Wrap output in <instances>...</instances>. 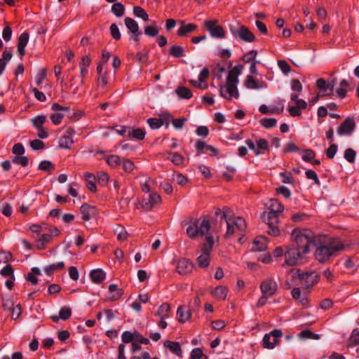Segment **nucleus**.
<instances>
[{"instance_id": "f257e3e1", "label": "nucleus", "mask_w": 359, "mask_h": 359, "mask_svg": "<svg viewBox=\"0 0 359 359\" xmlns=\"http://www.w3.org/2000/svg\"><path fill=\"white\" fill-rule=\"evenodd\" d=\"M313 231L308 229H294L291 233L292 243L285 248L283 266H294L306 261L310 253L311 242L313 241Z\"/></svg>"}, {"instance_id": "f03ea898", "label": "nucleus", "mask_w": 359, "mask_h": 359, "mask_svg": "<svg viewBox=\"0 0 359 359\" xmlns=\"http://www.w3.org/2000/svg\"><path fill=\"white\" fill-rule=\"evenodd\" d=\"M210 222L207 216L201 219L190 222L187 228V233L189 238L205 236V243L202 246V253L197 258L196 262L198 266L205 268L209 266L210 257L214 245L213 236L209 235Z\"/></svg>"}, {"instance_id": "7ed1b4c3", "label": "nucleus", "mask_w": 359, "mask_h": 359, "mask_svg": "<svg viewBox=\"0 0 359 359\" xmlns=\"http://www.w3.org/2000/svg\"><path fill=\"white\" fill-rule=\"evenodd\" d=\"M313 241L311 242L315 248L314 259L320 264H329L341 251L345 250L349 245L336 238L323 241V236L313 233Z\"/></svg>"}, {"instance_id": "20e7f679", "label": "nucleus", "mask_w": 359, "mask_h": 359, "mask_svg": "<svg viewBox=\"0 0 359 359\" xmlns=\"http://www.w3.org/2000/svg\"><path fill=\"white\" fill-rule=\"evenodd\" d=\"M222 218L225 219L227 224V231L224 235L226 238H229L236 234L241 235L246 229L245 219L241 217H231V211L227 208L223 210Z\"/></svg>"}, {"instance_id": "39448f33", "label": "nucleus", "mask_w": 359, "mask_h": 359, "mask_svg": "<svg viewBox=\"0 0 359 359\" xmlns=\"http://www.w3.org/2000/svg\"><path fill=\"white\" fill-rule=\"evenodd\" d=\"M281 214L269 210L264 212L262 215V221L268 225V233L273 236H278L280 234V230L278 227L279 223V217Z\"/></svg>"}, {"instance_id": "423d86ee", "label": "nucleus", "mask_w": 359, "mask_h": 359, "mask_svg": "<svg viewBox=\"0 0 359 359\" xmlns=\"http://www.w3.org/2000/svg\"><path fill=\"white\" fill-rule=\"evenodd\" d=\"M256 64L257 62H251L249 69L251 75L247 76L244 85L250 89L266 88H268L266 83L255 75L257 74Z\"/></svg>"}, {"instance_id": "0eeeda50", "label": "nucleus", "mask_w": 359, "mask_h": 359, "mask_svg": "<svg viewBox=\"0 0 359 359\" xmlns=\"http://www.w3.org/2000/svg\"><path fill=\"white\" fill-rule=\"evenodd\" d=\"M297 278L299 280L298 285L304 289H310L318 283L320 276L316 271H306L298 273Z\"/></svg>"}, {"instance_id": "6e6552de", "label": "nucleus", "mask_w": 359, "mask_h": 359, "mask_svg": "<svg viewBox=\"0 0 359 359\" xmlns=\"http://www.w3.org/2000/svg\"><path fill=\"white\" fill-rule=\"evenodd\" d=\"M243 68L244 65L239 64L229 70L226 77V84L227 87L226 90H238V76L241 75Z\"/></svg>"}, {"instance_id": "1a4fd4ad", "label": "nucleus", "mask_w": 359, "mask_h": 359, "mask_svg": "<svg viewBox=\"0 0 359 359\" xmlns=\"http://www.w3.org/2000/svg\"><path fill=\"white\" fill-rule=\"evenodd\" d=\"M283 336V332L280 330L275 329L266 334L262 340V345L264 348L273 349L279 343V339Z\"/></svg>"}, {"instance_id": "9d476101", "label": "nucleus", "mask_w": 359, "mask_h": 359, "mask_svg": "<svg viewBox=\"0 0 359 359\" xmlns=\"http://www.w3.org/2000/svg\"><path fill=\"white\" fill-rule=\"evenodd\" d=\"M259 288L262 294L271 297L278 291V284L273 278L269 277L261 283Z\"/></svg>"}, {"instance_id": "9b49d317", "label": "nucleus", "mask_w": 359, "mask_h": 359, "mask_svg": "<svg viewBox=\"0 0 359 359\" xmlns=\"http://www.w3.org/2000/svg\"><path fill=\"white\" fill-rule=\"evenodd\" d=\"M230 30L234 36L239 37L244 41L252 42L255 39V35L245 26H241L239 28L231 26Z\"/></svg>"}, {"instance_id": "f8f14e48", "label": "nucleus", "mask_w": 359, "mask_h": 359, "mask_svg": "<svg viewBox=\"0 0 359 359\" xmlns=\"http://www.w3.org/2000/svg\"><path fill=\"white\" fill-rule=\"evenodd\" d=\"M355 127V121L351 118H347L340 125L337 129V133L339 135H351L354 130Z\"/></svg>"}, {"instance_id": "ddd939ff", "label": "nucleus", "mask_w": 359, "mask_h": 359, "mask_svg": "<svg viewBox=\"0 0 359 359\" xmlns=\"http://www.w3.org/2000/svg\"><path fill=\"white\" fill-rule=\"evenodd\" d=\"M205 27L214 38H224L225 36L222 27L216 24L215 22L210 20L205 22Z\"/></svg>"}, {"instance_id": "4468645a", "label": "nucleus", "mask_w": 359, "mask_h": 359, "mask_svg": "<svg viewBox=\"0 0 359 359\" xmlns=\"http://www.w3.org/2000/svg\"><path fill=\"white\" fill-rule=\"evenodd\" d=\"M75 132L73 128H68L65 133L60 137L59 146L63 149H70L72 144L74 143L73 135Z\"/></svg>"}, {"instance_id": "2eb2a0df", "label": "nucleus", "mask_w": 359, "mask_h": 359, "mask_svg": "<svg viewBox=\"0 0 359 359\" xmlns=\"http://www.w3.org/2000/svg\"><path fill=\"white\" fill-rule=\"evenodd\" d=\"M210 72L207 67H204L200 72L197 81H191L193 86L196 88L205 89L208 88L206 79L209 77Z\"/></svg>"}, {"instance_id": "dca6fc26", "label": "nucleus", "mask_w": 359, "mask_h": 359, "mask_svg": "<svg viewBox=\"0 0 359 359\" xmlns=\"http://www.w3.org/2000/svg\"><path fill=\"white\" fill-rule=\"evenodd\" d=\"M161 198L159 194L157 193H152L149 196L148 199H145L142 201V207L146 210H150L153 208L154 205L160 203Z\"/></svg>"}, {"instance_id": "f3484780", "label": "nucleus", "mask_w": 359, "mask_h": 359, "mask_svg": "<svg viewBox=\"0 0 359 359\" xmlns=\"http://www.w3.org/2000/svg\"><path fill=\"white\" fill-rule=\"evenodd\" d=\"M29 35L27 32L22 33L18 38V53L21 58L25 54V47L29 41Z\"/></svg>"}, {"instance_id": "a211bd4d", "label": "nucleus", "mask_w": 359, "mask_h": 359, "mask_svg": "<svg viewBox=\"0 0 359 359\" xmlns=\"http://www.w3.org/2000/svg\"><path fill=\"white\" fill-rule=\"evenodd\" d=\"M80 210L82 214V219L85 221L90 220L96 214L95 208L88 204L82 205Z\"/></svg>"}, {"instance_id": "6ab92c4d", "label": "nucleus", "mask_w": 359, "mask_h": 359, "mask_svg": "<svg viewBox=\"0 0 359 359\" xmlns=\"http://www.w3.org/2000/svg\"><path fill=\"white\" fill-rule=\"evenodd\" d=\"M125 25L131 34H136V35H141L142 32L140 30L137 22L133 18L126 17L124 20Z\"/></svg>"}, {"instance_id": "aec40b11", "label": "nucleus", "mask_w": 359, "mask_h": 359, "mask_svg": "<svg viewBox=\"0 0 359 359\" xmlns=\"http://www.w3.org/2000/svg\"><path fill=\"white\" fill-rule=\"evenodd\" d=\"M90 277L93 283L100 284L105 279L106 273L100 269H94L90 271Z\"/></svg>"}, {"instance_id": "412c9836", "label": "nucleus", "mask_w": 359, "mask_h": 359, "mask_svg": "<svg viewBox=\"0 0 359 359\" xmlns=\"http://www.w3.org/2000/svg\"><path fill=\"white\" fill-rule=\"evenodd\" d=\"M109 299L111 301H116L121 298L123 292L122 289L118 288L116 284H110L109 286Z\"/></svg>"}, {"instance_id": "4be33fe9", "label": "nucleus", "mask_w": 359, "mask_h": 359, "mask_svg": "<svg viewBox=\"0 0 359 359\" xmlns=\"http://www.w3.org/2000/svg\"><path fill=\"white\" fill-rule=\"evenodd\" d=\"M266 249V238L264 236H259L255 239L252 250L253 251L262 252Z\"/></svg>"}, {"instance_id": "5701e85b", "label": "nucleus", "mask_w": 359, "mask_h": 359, "mask_svg": "<svg viewBox=\"0 0 359 359\" xmlns=\"http://www.w3.org/2000/svg\"><path fill=\"white\" fill-rule=\"evenodd\" d=\"M291 294L293 299H294L297 301H299V302L303 305L306 306L309 303V299L307 297L302 293L299 287H294L291 291Z\"/></svg>"}, {"instance_id": "b1692460", "label": "nucleus", "mask_w": 359, "mask_h": 359, "mask_svg": "<svg viewBox=\"0 0 359 359\" xmlns=\"http://www.w3.org/2000/svg\"><path fill=\"white\" fill-rule=\"evenodd\" d=\"M228 292L227 287L224 286H218L215 287L212 291V295L219 300H224L226 297Z\"/></svg>"}, {"instance_id": "393cba45", "label": "nucleus", "mask_w": 359, "mask_h": 359, "mask_svg": "<svg viewBox=\"0 0 359 359\" xmlns=\"http://www.w3.org/2000/svg\"><path fill=\"white\" fill-rule=\"evenodd\" d=\"M268 209L278 214H281L284 210V206L277 199H271Z\"/></svg>"}, {"instance_id": "a878e982", "label": "nucleus", "mask_w": 359, "mask_h": 359, "mask_svg": "<svg viewBox=\"0 0 359 359\" xmlns=\"http://www.w3.org/2000/svg\"><path fill=\"white\" fill-rule=\"evenodd\" d=\"M316 79V74H311L307 76H305L302 79V84H304V88L311 89L312 87L315 86V81Z\"/></svg>"}, {"instance_id": "bb28decb", "label": "nucleus", "mask_w": 359, "mask_h": 359, "mask_svg": "<svg viewBox=\"0 0 359 359\" xmlns=\"http://www.w3.org/2000/svg\"><path fill=\"white\" fill-rule=\"evenodd\" d=\"M85 177L87 182L86 186L88 189L92 192H95L97 190L95 185V177L93 174L87 172L85 175Z\"/></svg>"}, {"instance_id": "cd10ccee", "label": "nucleus", "mask_w": 359, "mask_h": 359, "mask_svg": "<svg viewBox=\"0 0 359 359\" xmlns=\"http://www.w3.org/2000/svg\"><path fill=\"white\" fill-rule=\"evenodd\" d=\"M41 274V271L37 267H33L31 269V272L27 274V279L32 283V285H36L38 283L37 275Z\"/></svg>"}, {"instance_id": "c85d7f7f", "label": "nucleus", "mask_w": 359, "mask_h": 359, "mask_svg": "<svg viewBox=\"0 0 359 359\" xmlns=\"http://www.w3.org/2000/svg\"><path fill=\"white\" fill-rule=\"evenodd\" d=\"M65 267V264L63 262H60L56 264H50L47 266L44 271L46 273L48 276L51 275L55 271L62 270Z\"/></svg>"}, {"instance_id": "c756f323", "label": "nucleus", "mask_w": 359, "mask_h": 359, "mask_svg": "<svg viewBox=\"0 0 359 359\" xmlns=\"http://www.w3.org/2000/svg\"><path fill=\"white\" fill-rule=\"evenodd\" d=\"M128 135L135 139L142 140L145 137V131L142 128L129 130Z\"/></svg>"}, {"instance_id": "7c9ffc66", "label": "nucleus", "mask_w": 359, "mask_h": 359, "mask_svg": "<svg viewBox=\"0 0 359 359\" xmlns=\"http://www.w3.org/2000/svg\"><path fill=\"white\" fill-rule=\"evenodd\" d=\"M193 264L187 259H181V275L191 273L193 269Z\"/></svg>"}, {"instance_id": "2f4dec72", "label": "nucleus", "mask_w": 359, "mask_h": 359, "mask_svg": "<svg viewBox=\"0 0 359 359\" xmlns=\"http://www.w3.org/2000/svg\"><path fill=\"white\" fill-rule=\"evenodd\" d=\"M111 12L116 17H121L124 14L125 7L121 3H119V2L114 3L111 6Z\"/></svg>"}, {"instance_id": "473e14b6", "label": "nucleus", "mask_w": 359, "mask_h": 359, "mask_svg": "<svg viewBox=\"0 0 359 359\" xmlns=\"http://www.w3.org/2000/svg\"><path fill=\"white\" fill-rule=\"evenodd\" d=\"M196 148L198 151H202L205 149L212 152L215 155H217V151L215 147H213L211 145L207 144L204 141H198L196 144Z\"/></svg>"}, {"instance_id": "72a5a7b5", "label": "nucleus", "mask_w": 359, "mask_h": 359, "mask_svg": "<svg viewBox=\"0 0 359 359\" xmlns=\"http://www.w3.org/2000/svg\"><path fill=\"white\" fill-rule=\"evenodd\" d=\"M108 165L112 168H116L121 164L120 156L118 155H110L106 158Z\"/></svg>"}, {"instance_id": "f704fd0d", "label": "nucleus", "mask_w": 359, "mask_h": 359, "mask_svg": "<svg viewBox=\"0 0 359 359\" xmlns=\"http://www.w3.org/2000/svg\"><path fill=\"white\" fill-rule=\"evenodd\" d=\"M133 14L138 18H141L144 21L149 20V15L140 6H135L133 7Z\"/></svg>"}, {"instance_id": "c9c22d12", "label": "nucleus", "mask_w": 359, "mask_h": 359, "mask_svg": "<svg viewBox=\"0 0 359 359\" xmlns=\"http://www.w3.org/2000/svg\"><path fill=\"white\" fill-rule=\"evenodd\" d=\"M165 347L169 348L173 353L180 355V343L166 341L164 343Z\"/></svg>"}, {"instance_id": "e433bc0d", "label": "nucleus", "mask_w": 359, "mask_h": 359, "mask_svg": "<svg viewBox=\"0 0 359 359\" xmlns=\"http://www.w3.org/2000/svg\"><path fill=\"white\" fill-rule=\"evenodd\" d=\"M147 123L151 129H158L163 124V121L161 118H149L147 119Z\"/></svg>"}, {"instance_id": "4c0bfd02", "label": "nucleus", "mask_w": 359, "mask_h": 359, "mask_svg": "<svg viewBox=\"0 0 359 359\" xmlns=\"http://www.w3.org/2000/svg\"><path fill=\"white\" fill-rule=\"evenodd\" d=\"M158 28L156 27L155 23L151 25L145 27L144 34L148 36H156L158 35Z\"/></svg>"}, {"instance_id": "58836bf2", "label": "nucleus", "mask_w": 359, "mask_h": 359, "mask_svg": "<svg viewBox=\"0 0 359 359\" xmlns=\"http://www.w3.org/2000/svg\"><path fill=\"white\" fill-rule=\"evenodd\" d=\"M1 276L5 277H10L13 280H15L14 271L11 265L7 264L0 271Z\"/></svg>"}, {"instance_id": "ea45409f", "label": "nucleus", "mask_w": 359, "mask_h": 359, "mask_svg": "<svg viewBox=\"0 0 359 359\" xmlns=\"http://www.w3.org/2000/svg\"><path fill=\"white\" fill-rule=\"evenodd\" d=\"M196 28L194 24L186 25L183 21H181V36H184L187 34L193 32Z\"/></svg>"}, {"instance_id": "a19ab883", "label": "nucleus", "mask_w": 359, "mask_h": 359, "mask_svg": "<svg viewBox=\"0 0 359 359\" xmlns=\"http://www.w3.org/2000/svg\"><path fill=\"white\" fill-rule=\"evenodd\" d=\"M59 316L60 319L63 320H67L72 316V309L68 306H63L60 309L59 311Z\"/></svg>"}, {"instance_id": "79ce46f5", "label": "nucleus", "mask_w": 359, "mask_h": 359, "mask_svg": "<svg viewBox=\"0 0 359 359\" xmlns=\"http://www.w3.org/2000/svg\"><path fill=\"white\" fill-rule=\"evenodd\" d=\"M169 311L170 305L165 303L158 308L156 315L160 318H167Z\"/></svg>"}, {"instance_id": "37998d69", "label": "nucleus", "mask_w": 359, "mask_h": 359, "mask_svg": "<svg viewBox=\"0 0 359 359\" xmlns=\"http://www.w3.org/2000/svg\"><path fill=\"white\" fill-rule=\"evenodd\" d=\"M260 123L265 128H271L276 126L277 121L274 118H265L260 121Z\"/></svg>"}, {"instance_id": "c03bdc74", "label": "nucleus", "mask_w": 359, "mask_h": 359, "mask_svg": "<svg viewBox=\"0 0 359 359\" xmlns=\"http://www.w3.org/2000/svg\"><path fill=\"white\" fill-rule=\"evenodd\" d=\"M121 339L123 343L128 344L135 341V331H124L121 335Z\"/></svg>"}, {"instance_id": "a18cd8bd", "label": "nucleus", "mask_w": 359, "mask_h": 359, "mask_svg": "<svg viewBox=\"0 0 359 359\" xmlns=\"http://www.w3.org/2000/svg\"><path fill=\"white\" fill-rule=\"evenodd\" d=\"M46 119V116L39 115L32 118V124L36 128H41L43 127V123Z\"/></svg>"}, {"instance_id": "49530a36", "label": "nucleus", "mask_w": 359, "mask_h": 359, "mask_svg": "<svg viewBox=\"0 0 359 359\" xmlns=\"http://www.w3.org/2000/svg\"><path fill=\"white\" fill-rule=\"evenodd\" d=\"M291 100L295 102V106L300 110L304 109L307 107V103L304 100L298 99V96L296 94L291 95Z\"/></svg>"}, {"instance_id": "de8ad7c7", "label": "nucleus", "mask_w": 359, "mask_h": 359, "mask_svg": "<svg viewBox=\"0 0 359 359\" xmlns=\"http://www.w3.org/2000/svg\"><path fill=\"white\" fill-rule=\"evenodd\" d=\"M190 359H208L200 348H196L191 353Z\"/></svg>"}, {"instance_id": "09e8293b", "label": "nucleus", "mask_w": 359, "mask_h": 359, "mask_svg": "<svg viewBox=\"0 0 359 359\" xmlns=\"http://www.w3.org/2000/svg\"><path fill=\"white\" fill-rule=\"evenodd\" d=\"M225 72V67L220 63H217L213 68V74L215 77H217V79H221Z\"/></svg>"}, {"instance_id": "8fccbe9b", "label": "nucleus", "mask_w": 359, "mask_h": 359, "mask_svg": "<svg viewBox=\"0 0 359 359\" xmlns=\"http://www.w3.org/2000/svg\"><path fill=\"white\" fill-rule=\"evenodd\" d=\"M303 153L302 159L306 162L311 163L316 156L315 152L310 149H304Z\"/></svg>"}, {"instance_id": "3c124183", "label": "nucleus", "mask_w": 359, "mask_h": 359, "mask_svg": "<svg viewBox=\"0 0 359 359\" xmlns=\"http://www.w3.org/2000/svg\"><path fill=\"white\" fill-rule=\"evenodd\" d=\"M299 337L303 339H319L320 336L318 334L313 333L309 330H305L300 332Z\"/></svg>"}, {"instance_id": "603ef678", "label": "nucleus", "mask_w": 359, "mask_h": 359, "mask_svg": "<svg viewBox=\"0 0 359 359\" xmlns=\"http://www.w3.org/2000/svg\"><path fill=\"white\" fill-rule=\"evenodd\" d=\"M117 238L119 241H123L128 238V233L123 226H119L115 229Z\"/></svg>"}, {"instance_id": "864d4df0", "label": "nucleus", "mask_w": 359, "mask_h": 359, "mask_svg": "<svg viewBox=\"0 0 359 359\" xmlns=\"http://www.w3.org/2000/svg\"><path fill=\"white\" fill-rule=\"evenodd\" d=\"M13 162L15 164L25 167L28 165L29 159L27 156H16L13 157Z\"/></svg>"}, {"instance_id": "5fc2aeb1", "label": "nucleus", "mask_w": 359, "mask_h": 359, "mask_svg": "<svg viewBox=\"0 0 359 359\" xmlns=\"http://www.w3.org/2000/svg\"><path fill=\"white\" fill-rule=\"evenodd\" d=\"M314 87L318 90H327V81L323 78H318V76L316 75Z\"/></svg>"}, {"instance_id": "6e6d98bb", "label": "nucleus", "mask_w": 359, "mask_h": 359, "mask_svg": "<svg viewBox=\"0 0 359 359\" xmlns=\"http://www.w3.org/2000/svg\"><path fill=\"white\" fill-rule=\"evenodd\" d=\"M220 95L222 97L226 100L238 99V91H220Z\"/></svg>"}, {"instance_id": "4d7b16f0", "label": "nucleus", "mask_w": 359, "mask_h": 359, "mask_svg": "<svg viewBox=\"0 0 359 359\" xmlns=\"http://www.w3.org/2000/svg\"><path fill=\"white\" fill-rule=\"evenodd\" d=\"M110 34L115 40H119L121 39V32L118 26L115 23H112L110 26Z\"/></svg>"}, {"instance_id": "13d9d810", "label": "nucleus", "mask_w": 359, "mask_h": 359, "mask_svg": "<svg viewBox=\"0 0 359 359\" xmlns=\"http://www.w3.org/2000/svg\"><path fill=\"white\" fill-rule=\"evenodd\" d=\"M167 158L170 160L174 165L180 164V154L177 152L167 151Z\"/></svg>"}, {"instance_id": "bf43d9fd", "label": "nucleus", "mask_w": 359, "mask_h": 359, "mask_svg": "<svg viewBox=\"0 0 359 359\" xmlns=\"http://www.w3.org/2000/svg\"><path fill=\"white\" fill-rule=\"evenodd\" d=\"M257 55V52L256 50H250L243 55V61L246 63L255 62V59Z\"/></svg>"}, {"instance_id": "052dcab7", "label": "nucleus", "mask_w": 359, "mask_h": 359, "mask_svg": "<svg viewBox=\"0 0 359 359\" xmlns=\"http://www.w3.org/2000/svg\"><path fill=\"white\" fill-rule=\"evenodd\" d=\"M39 169L44 171H49L54 170L53 164L49 161H43L39 165Z\"/></svg>"}, {"instance_id": "680f3d73", "label": "nucleus", "mask_w": 359, "mask_h": 359, "mask_svg": "<svg viewBox=\"0 0 359 359\" xmlns=\"http://www.w3.org/2000/svg\"><path fill=\"white\" fill-rule=\"evenodd\" d=\"M191 316V310L189 308L181 307V323H184L190 319Z\"/></svg>"}, {"instance_id": "e2e57ef3", "label": "nucleus", "mask_w": 359, "mask_h": 359, "mask_svg": "<svg viewBox=\"0 0 359 359\" xmlns=\"http://www.w3.org/2000/svg\"><path fill=\"white\" fill-rule=\"evenodd\" d=\"M350 344L352 346L359 344V330L355 329L353 330L350 339H349Z\"/></svg>"}, {"instance_id": "0e129e2a", "label": "nucleus", "mask_w": 359, "mask_h": 359, "mask_svg": "<svg viewBox=\"0 0 359 359\" xmlns=\"http://www.w3.org/2000/svg\"><path fill=\"white\" fill-rule=\"evenodd\" d=\"M122 164H123V169L124 170V171H126L127 172H132L135 168V165H134L133 162L129 159H126V158L123 159Z\"/></svg>"}, {"instance_id": "69168bd1", "label": "nucleus", "mask_w": 359, "mask_h": 359, "mask_svg": "<svg viewBox=\"0 0 359 359\" xmlns=\"http://www.w3.org/2000/svg\"><path fill=\"white\" fill-rule=\"evenodd\" d=\"M355 151L351 148L346 149L344 152V158L350 163H353L355 158Z\"/></svg>"}, {"instance_id": "338daca9", "label": "nucleus", "mask_w": 359, "mask_h": 359, "mask_svg": "<svg viewBox=\"0 0 359 359\" xmlns=\"http://www.w3.org/2000/svg\"><path fill=\"white\" fill-rule=\"evenodd\" d=\"M282 182L285 184H294V179L292 174L289 172H281Z\"/></svg>"}, {"instance_id": "774afa93", "label": "nucleus", "mask_w": 359, "mask_h": 359, "mask_svg": "<svg viewBox=\"0 0 359 359\" xmlns=\"http://www.w3.org/2000/svg\"><path fill=\"white\" fill-rule=\"evenodd\" d=\"M30 147L33 150H41L44 149L45 144L41 140L36 139L30 142Z\"/></svg>"}]
</instances>
